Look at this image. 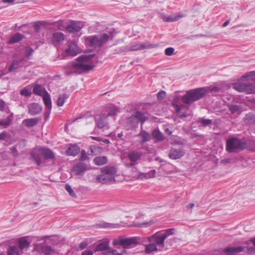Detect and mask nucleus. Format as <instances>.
Returning a JSON list of instances; mask_svg holds the SVG:
<instances>
[{"label": "nucleus", "mask_w": 255, "mask_h": 255, "mask_svg": "<svg viewBox=\"0 0 255 255\" xmlns=\"http://www.w3.org/2000/svg\"><path fill=\"white\" fill-rule=\"evenodd\" d=\"M20 61L17 60H14L11 62L10 66L8 68V71L9 72H11L13 71L14 70L18 68Z\"/></svg>", "instance_id": "nucleus-43"}, {"label": "nucleus", "mask_w": 255, "mask_h": 255, "mask_svg": "<svg viewBox=\"0 0 255 255\" xmlns=\"http://www.w3.org/2000/svg\"><path fill=\"white\" fill-rule=\"evenodd\" d=\"M244 84H236L234 85V89L240 92H244Z\"/></svg>", "instance_id": "nucleus-49"}, {"label": "nucleus", "mask_w": 255, "mask_h": 255, "mask_svg": "<svg viewBox=\"0 0 255 255\" xmlns=\"http://www.w3.org/2000/svg\"><path fill=\"white\" fill-rule=\"evenodd\" d=\"M174 49L172 47L167 48L165 50V53L166 55L171 56L173 54Z\"/></svg>", "instance_id": "nucleus-53"}, {"label": "nucleus", "mask_w": 255, "mask_h": 255, "mask_svg": "<svg viewBox=\"0 0 255 255\" xmlns=\"http://www.w3.org/2000/svg\"><path fill=\"white\" fill-rule=\"evenodd\" d=\"M152 136L157 142H161L164 139L163 134L158 129H155L152 131Z\"/></svg>", "instance_id": "nucleus-23"}, {"label": "nucleus", "mask_w": 255, "mask_h": 255, "mask_svg": "<svg viewBox=\"0 0 255 255\" xmlns=\"http://www.w3.org/2000/svg\"><path fill=\"white\" fill-rule=\"evenodd\" d=\"M157 251L158 249L154 243L150 244L146 246L145 252L148 254Z\"/></svg>", "instance_id": "nucleus-42"}, {"label": "nucleus", "mask_w": 255, "mask_h": 255, "mask_svg": "<svg viewBox=\"0 0 255 255\" xmlns=\"http://www.w3.org/2000/svg\"><path fill=\"white\" fill-rule=\"evenodd\" d=\"M247 77H251L253 80H255V71H251L246 74Z\"/></svg>", "instance_id": "nucleus-60"}, {"label": "nucleus", "mask_w": 255, "mask_h": 255, "mask_svg": "<svg viewBox=\"0 0 255 255\" xmlns=\"http://www.w3.org/2000/svg\"><path fill=\"white\" fill-rule=\"evenodd\" d=\"M94 56V54H91L81 55L79 57L77 60L72 64L74 70V73L80 74L92 70L94 66L88 65L87 64V62L91 60Z\"/></svg>", "instance_id": "nucleus-2"}, {"label": "nucleus", "mask_w": 255, "mask_h": 255, "mask_svg": "<svg viewBox=\"0 0 255 255\" xmlns=\"http://www.w3.org/2000/svg\"><path fill=\"white\" fill-rule=\"evenodd\" d=\"M39 121L38 118L27 119L22 121V124L27 127H32L37 125Z\"/></svg>", "instance_id": "nucleus-28"}, {"label": "nucleus", "mask_w": 255, "mask_h": 255, "mask_svg": "<svg viewBox=\"0 0 255 255\" xmlns=\"http://www.w3.org/2000/svg\"><path fill=\"white\" fill-rule=\"evenodd\" d=\"M64 39V34L60 32H55L53 34L52 41L53 43H59Z\"/></svg>", "instance_id": "nucleus-32"}, {"label": "nucleus", "mask_w": 255, "mask_h": 255, "mask_svg": "<svg viewBox=\"0 0 255 255\" xmlns=\"http://www.w3.org/2000/svg\"><path fill=\"white\" fill-rule=\"evenodd\" d=\"M185 154L184 150L182 148H172L169 153V157L172 159H177L182 157Z\"/></svg>", "instance_id": "nucleus-12"}, {"label": "nucleus", "mask_w": 255, "mask_h": 255, "mask_svg": "<svg viewBox=\"0 0 255 255\" xmlns=\"http://www.w3.org/2000/svg\"><path fill=\"white\" fill-rule=\"evenodd\" d=\"M22 38V35L20 33H16L13 35L9 40V43L13 44L20 41Z\"/></svg>", "instance_id": "nucleus-38"}, {"label": "nucleus", "mask_w": 255, "mask_h": 255, "mask_svg": "<svg viewBox=\"0 0 255 255\" xmlns=\"http://www.w3.org/2000/svg\"><path fill=\"white\" fill-rule=\"evenodd\" d=\"M246 139L237 137L229 138L226 141V149L229 153H238L248 148Z\"/></svg>", "instance_id": "nucleus-3"}, {"label": "nucleus", "mask_w": 255, "mask_h": 255, "mask_svg": "<svg viewBox=\"0 0 255 255\" xmlns=\"http://www.w3.org/2000/svg\"><path fill=\"white\" fill-rule=\"evenodd\" d=\"M7 133L6 131H3L0 134V141L3 140L7 135Z\"/></svg>", "instance_id": "nucleus-61"}, {"label": "nucleus", "mask_w": 255, "mask_h": 255, "mask_svg": "<svg viewBox=\"0 0 255 255\" xmlns=\"http://www.w3.org/2000/svg\"><path fill=\"white\" fill-rule=\"evenodd\" d=\"M45 91H47L42 86L36 84L34 85L33 89V93L35 95L42 97Z\"/></svg>", "instance_id": "nucleus-25"}, {"label": "nucleus", "mask_w": 255, "mask_h": 255, "mask_svg": "<svg viewBox=\"0 0 255 255\" xmlns=\"http://www.w3.org/2000/svg\"><path fill=\"white\" fill-rule=\"evenodd\" d=\"M134 116L136 119L135 122L138 123V122H140L141 123V124H143V123L146 120V118H145L144 115L141 112H139V111L136 112L134 113Z\"/></svg>", "instance_id": "nucleus-34"}, {"label": "nucleus", "mask_w": 255, "mask_h": 255, "mask_svg": "<svg viewBox=\"0 0 255 255\" xmlns=\"http://www.w3.org/2000/svg\"><path fill=\"white\" fill-rule=\"evenodd\" d=\"M142 156V153L140 151L133 150L129 152L128 157L131 162L129 164L130 166H133L136 164V162L139 160Z\"/></svg>", "instance_id": "nucleus-9"}, {"label": "nucleus", "mask_w": 255, "mask_h": 255, "mask_svg": "<svg viewBox=\"0 0 255 255\" xmlns=\"http://www.w3.org/2000/svg\"><path fill=\"white\" fill-rule=\"evenodd\" d=\"M154 47H155V45L152 44L139 42L132 43L125 47L124 51L130 52L145 49L153 48Z\"/></svg>", "instance_id": "nucleus-7"}, {"label": "nucleus", "mask_w": 255, "mask_h": 255, "mask_svg": "<svg viewBox=\"0 0 255 255\" xmlns=\"http://www.w3.org/2000/svg\"><path fill=\"white\" fill-rule=\"evenodd\" d=\"M136 119L134 116V115L131 116L130 117H128L127 119V122L128 124H130L132 126H134L136 125L137 123V122H135Z\"/></svg>", "instance_id": "nucleus-47"}, {"label": "nucleus", "mask_w": 255, "mask_h": 255, "mask_svg": "<svg viewBox=\"0 0 255 255\" xmlns=\"http://www.w3.org/2000/svg\"><path fill=\"white\" fill-rule=\"evenodd\" d=\"M41 148V155L45 159H52L54 158V153L49 148L42 147Z\"/></svg>", "instance_id": "nucleus-19"}, {"label": "nucleus", "mask_w": 255, "mask_h": 255, "mask_svg": "<svg viewBox=\"0 0 255 255\" xmlns=\"http://www.w3.org/2000/svg\"><path fill=\"white\" fill-rule=\"evenodd\" d=\"M120 227V225L118 224H110L106 223L105 227L110 228H117Z\"/></svg>", "instance_id": "nucleus-56"}, {"label": "nucleus", "mask_w": 255, "mask_h": 255, "mask_svg": "<svg viewBox=\"0 0 255 255\" xmlns=\"http://www.w3.org/2000/svg\"><path fill=\"white\" fill-rule=\"evenodd\" d=\"M69 98V95L66 94H64L59 95L57 101V105L58 107L62 106L65 101Z\"/></svg>", "instance_id": "nucleus-36"}, {"label": "nucleus", "mask_w": 255, "mask_h": 255, "mask_svg": "<svg viewBox=\"0 0 255 255\" xmlns=\"http://www.w3.org/2000/svg\"><path fill=\"white\" fill-rule=\"evenodd\" d=\"M107 249H108V250L110 249L109 241L103 242L99 243L97 245L94 250V252L103 251Z\"/></svg>", "instance_id": "nucleus-29"}, {"label": "nucleus", "mask_w": 255, "mask_h": 255, "mask_svg": "<svg viewBox=\"0 0 255 255\" xmlns=\"http://www.w3.org/2000/svg\"><path fill=\"white\" fill-rule=\"evenodd\" d=\"M174 233L175 229L174 228H172L165 230L162 235V236H166V239L169 236L174 235Z\"/></svg>", "instance_id": "nucleus-46"}, {"label": "nucleus", "mask_w": 255, "mask_h": 255, "mask_svg": "<svg viewBox=\"0 0 255 255\" xmlns=\"http://www.w3.org/2000/svg\"><path fill=\"white\" fill-rule=\"evenodd\" d=\"M13 120V114L11 113L5 119L0 120V127L6 128L9 127Z\"/></svg>", "instance_id": "nucleus-21"}, {"label": "nucleus", "mask_w": 255, "mask_h": 255, "mask_svg": "<svg viewBox=\"0 0 255 255\" xmlns=\"http://www.w3.org/2000/svg\"><path fill=\"white\" fill-rule=\"evenodd\" d=\"M88 165L82 162H79L75 164L71 169V175L77 178H81L86 170Z\"/></svg>", "instance_id": "nucleus-6"}, {"label": "nucleus", "mask_w": 255, "mask_h": 255, "mask_svg": "<svg viewBox=\"0 0 255 255\" xmlns=\"http://www.w3.org/2000/svg\"><path fill=\"white\" fill-rule=\"evenodd\" d=\"M152 224L151 222H143L141 224H137L135 226L138 227H147L151 225Z\"/></svg>", "instance_id": "nucleus-58"}, {"label": "nucleus", "mask_w": 255, "mask_h": 255, "mask_svg": "<svg viewBox=\"0 0 255 255\" xmlns=\"http://www.w3.org/2000/svg\"><path fill=\"white\" fill-rule=\"evenodd\" d=\"M244 92L251 94L255 92V87L252 84H244Z\"/></svg>", "instance_id": "nucleus-37"}, {"label": "nucleus", "mask_w": 255, "mask_h": 255, "mask_svg": "<svg viewBox=\"0 0 255 255\" xmlns=\"http://www.w3.org/2000/svg\"><path fill=\"white\" fill-rule=\"evenodd\" d=\"M206 92L205 88H200L188 91L182 97L181 100L184 104L190 105L195 101L203 98Z\"/></svg>", "instance_id": "nucleus-4"}, {"label": "nucleus", "mask_w": 255, "mask_h": 255, "mask_svg": "<svg viewBox=\"0 0 255 255\" xmlns=\"http://www.w3.org/2000/svg\"><path fill=\"white\" fill-rule=\"evenodd\" d=\"M155 174V170H152L150 171L147 173L139 172L136 175H134V177L137 178L143 179L144 178H153L154 177Z\"/></svg>", "instance_id": "nucleus-22"}, {"label": "nucleus", "mask_w": 255, "mask_h": 255, "mask_svg": "<svg viewBox=\"0 0 255 255\" xmlns=\"http://www.w3.org/2000/svg\"><path fill=\"white\" fill-rule=\"evenodd\" d=\"M166 95V93L164 91H161L157 94V98L158 100H162Z\"/></svg>", "instance_id": "nucleus-59"}, {"label": "nucleus", "mask_w": 255, "mask_h": 255, "mask_svg": "<svg viewBox=\"0 0 255 255\" xmlns=\"http://www.w3.org/2000/svg\"><path fill=\"white\" fill-rule=\"evenodd\" d=\"M110 111L108 113L107 116H114L117 115L118 112H119V109L114 106H111L110 107Z\"/></svg>", "instance_id": "nucleus-44"}, {"label": "nucleus", "mask_w": 255, "mask_h": 255, "mask_svg": "<svg viewBox=\"0 0 255 255\" xmlns=\"http://www.w3.org/2000/svg\"><path fill=\"white\" fill-rule=\"evenodd\" d=\"M166 239V236L159 235V232H157L152 236L148 237V240L149 242H154L156 246H158L159 251H161L163 248L164 241Z\"/></svg>", "instance_id": "nucleus-8"}, {"label": "nucleus", "mask_w": 255, "mask_h": 255, "mask_svg": "<svg viewBox=\"0 0 255 255\" xmlns=\"http://www.w3.org/2000/svg\"><path fill=\"white\" fill-rule=\"evenodd\" d=\"M20 94L22 96H24L25 97H28L31 95V92L30 90H29L27 88H24L20 91Z\"/></svg>", "instance_id": "nucleus-48"}, {"label": "nucleus", "mask_w": 255, "mask_h": 255, "mask_svg": "<svg viewBox=\"0 0 255 255\" xmlns=\"http://www.w3.org/2000/svg\"><path fill=\"white\" fill-rule=\"evenodd\" d=\"M33 52V49L30 47H27L25 50V56L26 57H29L31 55H32Z\"/></svg>", "instance_id": "nucleus-51"}, {"label": "nucleus", "mask_w": 255, "mask_h": 255, "mask_svg": "<svg viewBox=\"0 0 255 255\" xmlns=\"http://www.w3.org/2000/svg\"><path fill=\"white\" fill-rule=\"evenodd\" d=\"M82 255H93V252L91 250H86L82 252Z\"/></svg>", "instance_id": "nucleus-63"}, {"label": "nucleus", "mask_w": 255, "mask_h": 255, "mask_svg": "<svg viewBox=\"0 0 255 255\" xmlns=\"http://www.w3.org/2000/svg\"><path fill=\"white\" fill-rule=\"evenodd\" d=\"M251 242L253 243L254 247H250L248 248V251L251 253H255V238L251 240Z\"/></svg>", "instance_id": "nucleus-57"}, {"label": "nucleus", "mask_w": 255, "mask_h": 255, "mask_svg": "<svg viewBox=\"0 0 255 255\" xmlns=\"http://www.w3.org/2000/svg\"><path fill=\"white\" fill-rule=\"evenodd\" d=\"M11 153L14 156H17L18 155V152L15 146H12L10 148Z\"/></svg>", "instance_id": "nucleus-62"}, {"label": "nucleus", "mask_w": 255, "mask_h": 255, "mask_svg": "<svg viewBox=\"0 0 255 255\" xmlns=\"http://www.w3.org/2000/svg\"><path fill=\"white\" fill-rule=\"evenodd\" d=\"M30 154L31 160L34 161L37 166H40L41 164V148H36L32 149Z\"/></svg>", "instance_id": "nucleus-10"}, {"label": "nucleus", "mask_w": 255, "mask_h": 255, "mask_svg": "<svg viewBox=\"0 0 255 255\" xmlns=\"http://www.w3.org/2000/svg\"><path fill=\"white\" fill-rule=\"evenodd\" d=\"M28 113L34 116L39 114L42 111L41 106L35 103H31L28 106Z\"/></svg>", "instance_id": "nucleus-14"}, {"label": "nucleus", "mask_w": 255, "mask_h": 255, "mask_svg": "<svg viewBox=\"0 0 255 255\" xmlns=\"http://www.w3.org/2000/svg\"><path fill=\"white\" fill-rule=\"evenodd\" d=\"M40 251L43 254L46 255H51L54 252L53 250L50 246H42L41 248Z\"/></svg>", "instance_id": "nucleus-41"}, {"label": "nucleus", "mask_w": 255, "mask_h": 255, "mask_svg": "<svg viewBox=\"0 0 255 255\" xmlns=\"http://www.w3.org/2000/svg\"><path fill=\"white\" fill-rule=\"evenodd\" d=\"M43 102L45 108L48 109V116L50 115L52 109V102L49 94L45 91L44 95L42 96Z\"/></svg>", "instance_id": "nucleus-16"}, {"label": "nucleus", "mask_w": 255, "mask_h": 255, "mask_svg": "<svg viewBox=\"0 0 255 255\" xmlns=\"http://www.w3.org/2000/svg\"><path fill=\"white\" fill-rule=\"evenodd\" d=\"M30 242L28 241L26 237L20 238L18 241V248L23 253V251H26L29 248Z\"/></svg>", "instance_id": "nucleus-15"}, {"label": "nucleus", "mask_w": 255, "mask_h": 255, "mask_svg": "<svg viewBox=\"0 0 255 255\" xmlns=\"http://www.w3.org/2000/svg\"><path fill=\"white\" fill-rule=\"evenodd\" d=\"M180 100V98L178 95H175L174 98V100L172 102V105L175 108L176 113L179 114L180 112L182 107H183V105H179L178 104V101Z\"/></svg>", "instance_id": "nucleus-30"}, {"label": "nucleus", "mask_w": 255, "mask_h": 255, "mask_svg": "<svg viewBox=\"0 0 255 255\" xmlns=\"http://www.w3.org/2000/svg\"><path fill=\"white\" fill-rule=\"evenodd\" d=\"M141 149H142L144 150H145L146 151H147L148 153H151L152 152V149L151 147H150L148 145L144 144V143L143 144H141Z\"/></svg>", "instance_id": "nucleus-52"}, {"label": "nucleus", "mask_w": 255, "mask_h": 255, "mask_svg": "<svg viewBox=\"0 0 255 255\" xmlns=\"http://www.w3.org/2000/svg\"><path fill=\"white\" fill-rule=\"evenodd\" d=\"M83 26V23L80 21L76 22H72L71 23V24L66 27V29L69 32H77L81 29Z\"/></svg>", "instance_id": "nucleus-13"}, {"label": "nucleus", "mask_w": 255, "mask_h": 255, "mask_svg": "<svg viewBox=\"0 0 255 255\" xmlns=\"http://www.w3.org/2000/svg\"><path fill=\"white\" fill-rule=\"evenodd\" d=\"M186 15L183 13H178L175 15L169 16L165 19L167 22H172L178 20L180 18L185 17Z\"/></svg>", "instance_id": "nucleus-35"}, {"label": "nucleus", "mask_w": 255, "mask_h": 255, "mask_svg": "<svg viewBox=\"0 0 255 255\" xmlns=\"http://www.w3.org/2000/svg\"><path fill=\"white\" fill-rule=\"evenodd\" d=\"M81 161H85L88 159V157L85 150H82L81 152Z\"/></svg>", "instance_id": "nucleus-54"}, {"label": "nucleus", "mask_w": 255, "mask_h": 255, "mask_svg": "<svg viewBox=\"0 0 255 255\" xmlns=\"http://www.w3.org/2000/svg\"><path fill=\"white\" fill-rule=\"evenodd\" d=\"M86 43L90 46H98L99 38L97 36L94 35L86 38Z\"/></svg>", "instance_id": "nucleus-24"}, {"label": "nucleus", "mask_w": 255, "mask_h": 255, "mask_svg": "<svg viewBox=\"0 0 255 255\" xmlns=\"http://www.w3.org/2000/svg\"><path fill=\"white\" fill-rule=\"evenodd\" d=\"M114 34L112 32H110L109 34L104 33L102 35L101 38L99 39L98 47H101L104 43H106L108 40L113 39Z\"/></svg>", "instance_id": "nucleus-20"}, {"label": "nucleus", "mask_w": 255, "mask_h": 255, "mask_svg": "<svg viewBox=\"0 0 255 255\" xmlns=\"http://www.w3.org/2000/svg\"><path fill=\"white\" fill-rule=\"evenodd\" d=\"M40 21H37L34 23L33 27L35 32H38L40 29Z\"/></svg>", "instance_id": "nucleus-55"}, {"label": "nucleus", "mask_w": 255, "mask_h": 255, "mask_svg": "<svg viewBox=\"0 0 255 255\" xmlns=\"http://www.w3.org/2000/svg\"><path fill=\"white\" fill-rule=\"evenodd\" d=\"M197 122L202 125L204 127H206L208 126L211 125L213 121L210 119H205L203 118L198 119Z\"/></svg>", "instance_id": "nucleus-39"}, {"label": "nucleus", "mask_w": 255, "mask_h": 255, "mask_svg": "<svg viewBox=\"0 0 255 255\" xmlns=\"http://www.w3.org/2000/svg\"><path fill=\"white\" fill-rule=\"evenodd\" d=\"M65 52L67 55L73 56L80 52V49L75 42H70L68 43V48L65 50Z\"/></svg>", "instance_id": "nucleus-11"}, {"label": "nucleus", "mask_w": 255, "mask_h": 255, "mask_svg": "<svg viewBox=\"0 0 255 255\" xmlns=\"http://www.w3.org/2000/svg\"><path fill=\"white\" fill-rule=\"evenodd\" d=\"M226 105L228 107L229 110L232 114L236 113L240 114L243 112V107L241 105L226 103Z\"/></svg>", "instance_id": "nucleus-18"}, {"label": "nucleus", "mask_w": 255, "mask_h": 255, "mask_svg": "<svg viewBox=\"0 0 255 255\" xmlns=\"http://www.w3.org/2000/svg\"><path fill=\"white\" fill-rule=\"evenodd\" d=\"M94 163L97 165H103L108 162V159L106 156H98L94 159Z\"/></svg>", "instance_id": "nucleus-33"}, {"label": "nucleus", "mask_w": 255, "mask_h": 255, "mask_svg": "<svg viewBox=\"0 0 255 255\" xmlns=\"http://www.w3.org/2000/svg\"><path fill=\"white\" fill-rule=\"evenodd\" d=\"M140 243V239L137 237L128 238L125 236H119L113 239L112 245L114 247L121 246L123 250L121 253H119L116 250L110 249L108 251L104 252L103 255H124L127 249L134 248Z\"/></svg>", "instance_id": "nucleus-1"}, {"label": "nucleus", "mask_w": 255, "mask_h": 255, "mask_svg": "<svg viewBox=\"0 0 255 255\" xmlns=\"http://www.w3.org/2000/svg\"><path fill=\"white\" fill-rule=\"evenodd\" d=\"M247 123L252 125L255 124V116L252 114H247L245 118Z\"/></svg>", "instance_id": "nucleus-40"}, {"label": "nucleus", "mask_w": 255, "mask_h": 255, "mask_svg": "<svg viewBox=\"0 0 255 255\" xmlns=\"http://www.w3.org/2000/svg\"><path fill=\"white\" fill-rule=\"evenodd\" d=\"M87 246V244L86 242H82L79 244V248L80 250H84Z\"/></svg>", "instance_id": "nucleus-64"}, {"label": "nucleus", "mask_w": 255, "mask_h": 255, "mask_svg": "<svg viewBox=\"0 0 255 255\" xmlns=\"http://www.w3.org/2000/svg\"><path fill=\"white\" fill-rule=\"evenodd\" d=\"M114 134L116 135V134H117V136H116L115 137V138L116 139L118 140L117 138H118L119 139H121L122 140H124L123 138V131H119V129L117 128L115 132H114Z\"/></svg>", "instance_id": "nucleus-50"}, {"label": "nucleus", "mask_w": 255, "mask_h": 255, "mask_svg": "<svg viewBox=\"0 0 255 255\" xmlns=\"http://www.w3.org/2000/svg\"><path fill=\"white\" fill-rule=\"evenodd\" d=\"M137 136L140 138L139 141L140 144H143L145 142L150 141L151 139L150 133L144 130H141L137 134Z\"/></svg>", "instance_id": "nucleus-17"}, {"label": "nucleus", "mask_w": 255, "mask_h": 255, "mask_svg": "<svg viewBox=\"0 0 255 255\" xmlns=\"http://www.w3.org/2000/svg\"><path fill=\"white\" fill-rule=\"evenodd\" d=\"M96 123L97 127L102 128L106 127L108 125L107 120L106 118L99 117L96 119Z\"/></svg>", "instance_id": "nucleus-31"}, {"label": "nucleus", "mask_w": 255, "mask_h": 255, "mask_svg": "<svg viewBox=\"0 0 255 255\" xmlns=\"http://www.w3.org/2000/svg\"><path fill=\"white\" fill-rule=\"evenodd\" d=\"M80 150V147L77 145H71L67 151V153L68 155L75 156L79 153Z\"/></svg>", "instance_id": "nucleus-27"}, {"label": "nucleus", "mask_w": 255, "mask_h": 255, "mask_svg": "<svg viewBox=\"0 0 255 255\" xmlns=\"http://www.w3.org/2000/svg\"><path fill=\"white\" fill-rule=\"evenodd\" d=\"M65 190L69 193V195L72 197H76V195L72 189L71 186L68 184H66L65 186Z\"/></svg>", "instance_id": "nucleus-45"}, {"label": "nucleus", "mask_w": 255, "mask_h": 255, "mask_svg": "<svg viewBox=\"0 0 255 255\" xmlns=\"http://www.w3.org/2000/svg\"><path fill=\"white\" fill-rule=\"evenodd\" d=\"M101 174L96 177L97 181L102 184H107L114 182L115 174L117 172V169L113 166H106L101 168Z\"/></svg>", "instance_id": "nucleus-5"}, {"label": "nucleus", "mask_w": 255, "mask_h": 255, "mask_svg": "<svg viewBox=\"0 0 255 255\" xmlns=\"http://www.w3.org/2000/svg\"><path fill=\"white\" fill-rule=\"evenodd\" d=\"M7 255H22V253L18 247L10 246L7 250Z\"/></svg>", "instance_id": "nucleus-26"}]
</instances>
